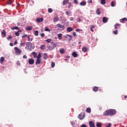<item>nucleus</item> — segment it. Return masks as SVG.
Returning a JSON list of instances; mask_svg holds the SVG:
<instances>
[{"mask_svg":"<svg viewBox=\"0 0 127 127\" xmlns=\"http://www.w3.org/2000/svg\"><path fill=\"white\" fill-rule=\"evenodd\" d=\"M1 34H3L4 37H5L6 36V32L5 31V30H3L2 32H1Z\"/></svg>","mask_w":127,"mask_h":127,"instance_id":"2eb2a0df","label":"nucleus"},{"mask_svg":"<svg viewBox=\"0 0 127 127\" xmlns=\"http://www.w3.org/2000/svg\"><path fill=\"white\" fill-rule=\"evenodd\" d=\"M53 21L54 22H57V21H59V17H55L54 19H53Z\"/></svg>","mask_w":127,"mask_h":127,"instance_id":"1a4fd4ad","label":"nucleus"},{"mask_svg":"<svg viewBox=\"0 0 127 127\" xmlns=\"http://www.w3.org/2000/svg\"><path fill=\"white\" fill-rule=\"evenodd\" d=\"M115 29H117L118 28V27H117V25H115Z\"/></svg>","mask_w":127,"mask_h":127,"instance_id":"69168bd1","label":"nucleus"},{"mask_svg":"<svg viewBox=\"0 0 127 127\" xmlns=\"http://www.w3.org/2000/svg\"><path fill=\"white\" fill-rule=\"evenodd\" d=\"M111 6H113V7L115 6V2L112 1V2H111Z\"/></svg>","mask_w":127,"mask_h":127,"instance_id":"f704fd0d","label":"nucleus"},{"mask_svg":"<svg viewBox=\"0 0 127 127\" xmlns=\"http://www.w3.org/2000/svg\"><path fill=\"white\" fill-rule=\"evenodd\" d=\"M74 3H78V1H77V0H74Z\"/></svg>","mask_w":127,"mask_h":127,"instance_id":"4d7b16f0","label":"nucleus"},{"mask_svg":"<svg viewBox=\"0 0 127 127\" xmlns=\"http://www.w3.org/2000/svg\"><path fill=\"white\" fill-rule=\"evenodd\" d=\"M73 35L74 36H75V37L77 36V35H76V32H73Z\"/></svg>","mask_w":127,"mask_h":127,"instance_id":"3c124183","label":"nucleus"},{"mask_svg":"<svg viewBox=\"0 0 127 127\" xmlns=\"http://www.w3.org/2000/svg\"><path fill=\"white\" fill-rule=\"evenodd\" d=\"M69 1L68 0H64V1H63V5H65V4H66V3H68V2Z\"/></svg>","mask_w":127,"mask_h":127,"instance_id":"6ab92c4d","label":"nucleus"},{"mask_svg":"<svg viewBox=\"0 0 127 127\" xmlns=\"http://www.w3.org/2000/svg\"><path fill=\"white\" fill-rule=\"evenodd\" d=\"M33 63H34V60L32 59H30L29 60V64H30V65H32V64H33Z\"/></svg>","mask_w":127,"mask_h":127,"instance_id":"6e6552de","label":"nucleus"},{"mask_svg":"<svg viewBox=\"0 0 127 127\" xmlns=\"http://www.w3.org/2000/svg\"><path fill=\"white\" fill-rule=\"evenodd\" d=\"M70 20H71V21H73V20H74V18H73V17H71V18H70Z\"/></svg>","mask_w":127,"mask_h":127,"instance_id":"052dcab7","label":"nucleus"},{"mask_svg":"<svg viewBox=\"0 0 127 127\" xmlns=\"http://www.w3.org/2000/svg\"><path fill=\"white\" fill-rule=\"evenodd\" d=\"M12 29H17L18 30V27H14L12 28Z\"/></svg>","mask_w":127,"mask_h":127,"instance_id":"37998d69","label":"nucleus"},{"mask_svg":"<svg viewBox=\"0 0 127 127\" xmlns=\"http://www.w3.org/2000/svg\"><path fill=\"white\" fill-rule=\"evenodd\" d=\"M27 36V35L24 34L23 36H22V38H25Z\"/></svg>","mask_w":127,"mask_h":127,"instance_id":"a19ab883","label":"nucleus"},{"mask_svg":"<svg viewBox=\"0 0 127 127\" xmlns=\"http://www.w3.org/2000/svg\"><path fill=\"white\" fill-rule=\"evenodd\" d=\"M96 13L98 15L101 14V11H100V9H97L96 10Z\"/></svg>","mask_w":127,"mask_h":127,"instance_id":"b1692460","label":"nucleus"},{"mask_svg":"<svg viewBox=\"0 0 127 127\" xmlns=\"http://www.w3.org/2000/svg\"><path fill=\"white\" fill-rule=\"evenodd\" d=\"M96 127H102V123H97L96 124Z\"/></svg>","mask_w":127,"mask_h":127,"instance_id":"412c9836","label":"nucleus"},{"mask_svg":"<svg viewBox=\"0 0 127 127\" xmlns=\"http://www.w3.org/2000/svg\"><path fill=\"white\" fill-rule=\"evenodd\" d=\"M17 65H20V63H19V62H17Z\"/></svg>","mask_w":127,"mask_h":127,"instance_id":"338daca9","label":"nucleus"},{"mask_svg":"<svg viewBox=\"0 0 127 127\" xmlns=\"http://www.w3.org/2000/svg\"><path fill=\"white\" fill-rule=\"evenodd\" d=\"M41 36L42 37H44V33H42V34H41Z\"/></svg>","mask_w":127,"mask_h":127,"instance_id":"864d4df0","label":"nucleus"},{"mask_svg":"<svg viewBox=\"0 0 127 127\" xmlns=\"http://www.w3.org/2000/svg\"><path fill=\"white\" fill-rule=\"evenodd\" d=\"M43 21V18H37V22H42Z\"/></svg>","mask_w":127,"mask_h":127,"instance_id":"9b49d317","label":"nucleus"},{"mask_svg":"<svg viewBox=\"0 0 127 127\" xmlns=\"http://www.w3.org/2000/svg\"><path fill=\"white\" fill-rule=\"evenodd\" d=\"M20 46H23V45H24V43H21L20 44Z\"/></svg>","mask_w":127,"mask_h":127,"instance_id":"13d9d810","label":"nucleus"},{"mask_svg":"<svg viewBox=\"0 0 127 127\" xmlns=\"http://www.w3.org/2000/svg\"><path fill=\"white\" fill-rule=\"evenodd\" d=\"M67 31H68V32H71V31H72V28L71 27L67 28Z\"/></svg>","mask_w":127,"mask_h":127,"instance_id":"a878e982","label":"nucleus"},{"mask_svg":"<svg viewBox=\"0 0 127 127\" xmlns=\"http://www.w3.org/2000/svg\"><path fill=\"white\" fill-rule=\"evenodd\" d=\"M3 61H4V58L3 57H1L0 60V62L1 64H2L3 63Z\"/></svg>","mask_w":127,"mask_h":127,"instance_id":"dca6fc26","label":"nucleus"},{"mask_svg":"<svg viewBox=\"0 0 127 127\" xmlns=\"http://www.w3.org/2000/svg\"><path fill=\"white\" fill-rule=\"evenodd\" d=\"M41 49H42V50H44V49H45V45H42L41 47H40Z\"/></svg>","mask_w":127,"mask_h":127,"instance_id":"bb28decb","label":"nucleus"},{"mask_svg":"<svg viewBox=\"0 0 127 127\" xmlns=\"http://www.w3.org/2000/svg\"><path fill=\"white\" fill-rule=\"evenodd\" d=\"M80 127H87V126H86V125H82Z\"/></svg>","mask_w":127,"mask_h":127,"instance_id":"8fccbe9b","label":"nucleus"},{"mask_svg":"<svg viewBox=\"0 0 127 127\" xmlns=\"http://www.w3.org/2000/svg\"><path fill=\"white\" fill-rule=\"evenodd\" d=\"M60 53H61L62 54H64V53H65V50H64V49H63V48L60 49Z\"/></svg>","mask_w":127,"mask_h":127,"instance_id":"4468645a","label":"nucleus"},{"mask_svg":"<svg viewBox=\"0 0 127 127\" xmlns=\"http://www.w3.org/2000/svg\"><path fill=\"white\" fill-rule=\"evenodd\" d=\"M72 55L73 57H74V58L78 57V54L77 53H76L75 52H72Z\"/></svg>","mask_w":127,"mask_h":127,"instance_id":"0eeeda50","label":"nucleus"},{"mask_svg":"<svg viewBox=\"0 0 127 127\" xmlns=\"http://www.w3.org/2000/svg\"><path fill=\"white\" fill-rule=\"evenodd\" d=\"M101 4H106V0H101Z\"/></svg>","mask_w":127,"mask_h":127,"instance_id":"5701e85b","label":"nucleus"},{"mask_svg":"<svg viewBox=\"0 0 127 127\" xmlns=\"http://www.w3.org/2000/svg\"><path fill=\"white\" fill-rule=\"evenodd\" d=\"M12 38V37L11 36H9L7 38V40H10Z\"/></svg>","mask_w":127,"mask_h":127,"instance_id":"c9c22d12","label":"nucleus"},{"mask_svg":"<svg viewBox=\"0 0 127 127\" xmlns=\"http://www.w3.org/2000/svg\"><path fill=\"white\" fill-rule=\"evenodd\" d=\"M16 36H19V33L17 31L15 33Z\"/></svg>","mask_w":127,"mask_h":127,"instance_id":"58836bf2","label":"nucleus"},{"mask_svg":"<svg viewBox=\"0 0 127 127\" xmlns=\"http://www.w3.org/2000/svg\"><path fill=\"white\" fill-rule=\"evenodd\" d=\"M34 33L35 36H38V31H35Z\"/></svg>","mask_w":127,"mask_h":127,"instance_id":"2f4dec72","label":"nucleus"},{"mask_svg":"<svg viewBox=\"0 0 127 127\" xmlns=\"http://www.w3.org/2000/svg\"><path fill=\"white\" fill-rule=\"evenodd\" d=\"M45 31H50V30L49 29V28H47V27H45Z\"/></svg>","mask_w":127,"mask_h":127,"instance_id":"e433bc0d","label":"nucleus"},{"mask_svg":"<svg viewBox=\"0 0 127 127\" xmlns=\"http://www.w3.org/2000/svg\"><path fill=\"white\" fill-rule=\"evenodd\" d=\"M108 22V18L104 17L103 18V22H104V23H106V22Z\"/></svg>","mask_w":127,"mask_h":127,"instance_id":"9d476101","label":"nucleus"},{"mask_svg":"<svg viewBox=\"0 0 127 127\" xmlns=\"http://www.w3.org/2000/svg\"><path fill=\"white\" fill-rule=\"evenodd\" d=\"M78 22H81V18H79L77 20Z\"/></svg>","mask_w":127,"mask_h":127,"instance_id":"bf43d9fd","label":"nucleus"},{"mask_svg":"<svg viewBox=\"0 0 127 127\" xmlns=\"http://www.w3.org/2000/svg\"><path fill=\"white\" fill-rule=\"evenodd\" d=\"M33 39L32 38H31V39H29V41H32Z\"/></svg>","mask_w":127,"mask_h":127,"instance_id":"e2e57ef3","label":"nucleus"},{"mask_svg":"<svg viewBox=\"0 0 127 127\" xmlns=\"http://www.w3.org/2000/svg\"><path fill=\"white\" fill-rule=\"evenodd\" d=\"M56 46H57V44H54V47H54V48H55V47H56Z\"/></svg>","mask_w":127,"mask_h":127,"instance_id":"6e6d98bb","label":"nucleus"},{"mask_svg":"<svg viewBox=\"0 0 127 127\" xmlns=\"http://www.w3.org/2000/svg\"><path fill=\"white\" fill-rule=\"evenodd\" d=\"M25 48V49H28V50H31V49H32V48H33L32 47V43H31L30 42L27 43L26 46Z\"/></svg>","mask_w":127,"mask_h":127,"instance_id":"f03ea898","label":"nucleus"},{"mask_svg":"<svg viewBox=\"0 0 127 127\" xmlns=\"http://www.w3.org/2000/svg\"><path fill=\"white\" fill-rule=\"evenodd\" d=\"M76 31H77V32H79V31H80V29H76Z\"/></svg>","mask_w":127,"mask_h":127,"instance_id":"0e129e2a","label":"nucleus"},{"mask_svg":"<svg viewBox=\"0 0 127 127\" xmlns=\"http://www.w3.org/2000/svg\"><path fill=\"white\" fill-rule=\"evenodd\" d=\"M51 39H48L47 40H46V41H47V42H48V43H50V42H51Z\"/></svg>","mask_w":127,"mask_h":127,"instance_id":"473e14b6","label":"nucleus"},{"mask_svg":"<svg viewBox=\"0 0 127 127\" xmlns=\"http://www.w3.org/2000/svg\"><path fill=\"white\" fill-rule=\"evenodd\" d=\"M82 50L83 52H87V51L88 50V48L83 47H82Z\"/></svg>","mask_w":127,"mask_h":127,"instance_id":"ddd939ff","label":"nucleus"},{"mask_svg":"<svg viewBox=\"0 0 127 127\" xmlns=\"http://www.w3.org/2000/svg\"><path fill=\"white\" fill-rule=\"evenodd\" d=\"M65 38L68 40V41H70L72 40V36L70 35H66L64 36Z\"/></svg>","mask_w":127,"mask_h":127,"instance_id":"20e7f679","label":"nucleus"},{"mask_svg":"<svg viewBox=\"0 0 127 127\" xmlns=\"http://www.w3.org/2000/svg\"><path fill=\"white\" fill-rule=\"evenodd\" d=\"M88 3H92V2H93V1H92V0H88Z\"/></svg>","mask_w":127,"mask_h":127,"instance_id":"c03bdc74","label":"nucleus"},{"mask_svg":"<svg viewBox=\"0 0 127 127\" xmlns=\"http://www.w3.org/2000/svg\"><path fill=\"white\" fill-rule=\"evenodd\" d=\"M44 58L45 59H47L48 58V57L47 56H45L44 57Z\"/></svg>","mask_w":127,"mask_h":127,"instance_id":"5fc2aeb1","label":"nucleus"},{"mask_svg":"<svg viewBox=\"0 0 127 127\" xmlns=\"http://www.w3.org/2000/svg\"><path fill=\"white\" fill-rule=\"evenodd\" d=\"M26 30H32V27L27 26L26 28Z\"/></svg>","mask_w":127,"mask_h":127,"instance_id":"f3484780","label":"nucleus"},{"mask_svg":"<svg viewBox=\"0 0 127 127\" xmlns=\"http://www.w3.org/2000/svg\"><path fill=\"white\" fill-rule=\"evenodd\" d=\"M37 59H40L41 58V54L40 53H39L37 57Z\"/></svg>","mask_w":127,"mask_h":127,"instance_id":"cd10ccee","label":"nucleus"},{"mask_svg":"<svg viewBox=\"0 0 127 127\" xmlns=\"http://www.w3.org/2000/svg\"><path fill=\"white\" fill-rule=\"evenodd\" d=\"M14 50H15L16 55H20V54H21V50H20L17 47H15Z\"/></svg>","mask_w":127,"mask_h":127,"instance_id":"7ed1b4c3","label":"nucleus"},{"mask_svg":"<svg viewBox=\"0 0 127 127\" xmlns=\"http://www.w3.org/2000/svg\"><path fill=\"white\" fill-rule=\"evenodd\" d=\"M58 36L59 38L62 37V34H59L58 35Z\"/></svg>","mask_w":127,"mask_h":127,"instance_id":"49530a36","label":"nucleus"},{"mask_svg":"<svg viewBox=\"0 0 127 127\" xmlns=\"http://www.w3.org/2000/svg\"><path fill=\"white\" fill-rule=\"evenodd\" d=\"M89 124L90 127H95V124L93 121H90Z\"/></svg>","mask_w":127,"mask_h":127,"instance_id":"423d86ee","label":"nucleus"},{"mask_svg":"<svg viewBox=\"0 0 127 127\" xmlns=\"http://www.w3.org/2000/svg\"><path fill=\"white\" fill-rule=\"evenodd\" d=\"M78 119H79V120H84V118H85V114H83L82 116L81 115V114H79L78 116Z\"/></svg>","mask_w":127,"mask_h":127,"instance_id":"39448f33","label":"nucleus"},{"mask_svg":"<svg viewBox=\"0 0 127 127\" xmlns=\"http://www.w3.org/2000/svg\"><path fill=\"white\" fill-rule=\"evenodd\" d=\"M23 58H24V59H26L27 58V57L26 55H24L23 56Z\"/></svg>","mask_w":127,"mask_h":127,"instance_id":"09e8293b","label":"nucleus"},{"mask_svg":"<svg viewBox=\"0 0 127 127\" xmlns=\"http://www.w3.org/2000/svg\"><path fill=\"white\" fill-rule=\"evenodd\" d=\"M40 63H41V59H37V61L36 62V65L38 64H40Z\"/></svg>","mask_w":127,"mask_h":127,"instance_id":"f8f14e48","label":"nucleus"},{"mask_svg":"<svg viewBox=\"0 0 127 127\" xmlns=\"http://www.w3.org/2000/svg\"><path fill=\"white\" fill-rule=\"evenodd\" d=\"M122 20H123V21H125V20H126V21H127V18H122Z\"/></svg>","mask_w":127,"mask_h":127,"instance_id":"a18cd8bd","label":"nucleus"},{"mask_svg":"<svg viewBox=\"0 0 127 127\" xmlns=\"http://www.w3.org/2000/svg\"><path fill=\"white\" fill-rule=\"evenodd\" d=\"M86 112L87 113H89L90 114V113H91V108H87Z\"/></svg>","mask_w":127,"mask_h":127,"instance_id":"c756f323","label":"nucleus"},{"mask_svg":"<svg viewBox=\"0 0 127 127\" xmlns=\"http://www.w3.org/2000/svg\"><path fill=\"white\" fill-rule=\"evenodd\" d=\"M116 110H107L104 113V116H114L116 114Z\"/></svg>","mask_w":127,"mask_h":127,"instance_id":"f257e3e1","label":"nucleus"},{"mask_svg":"<svg viewBox=\"0 0 127 127\" xmlns=\"http://www.w3.org/2000/svg\"><path fill=\"white\" fill-rule=\"evenodd\" d=\"M65 13H66V14L67 15H69L70 12H69V11H66V12H65Z\"/></svg>","mask_w":127,"mask_h":127,"instance_id":"de8ad7c7","label":"nucleus"},{"mask_svg":"<svg viewBox=\"0 0 127 127\" xmlns=\"http://www.w3.org/2000/svg\"><path fill=\"white\" fill-rule=\"evenodd\" d=\"M112 127V124L111 123H109L106 126V127Z\"/></svg>","mask_w":127,"mask_h":127,"instance_id":"72a5a7b5","label":"nucleus"},{"mask_svg":"<svg viewBox=\"0 0 127 127\" xmlns=\"http://www.w3.org/2000/svg\"><path fill=\"white\" fill-rule=\"evenodd\" d=\"M9 45H10V46H13V44L10 43L9 44Z\"/></svg>","mask_w":127,"mask_h":127,"instance_id":"680f3d73","label":"nucleus"},{"mask_svg":"<svg viewBox=\"0 0 127 127\" xmlns=\"http://www.w3.org/2000/svg\"><path fill=\"white\" fill-rule=\"evenodd\" d=\"M114 34H118V30H116V31H114Z\"/></svg>","mask_w":127,"mask_h":127,"instance_id":"79ce46f5","label":"nucleus"},{"mask_svg":"<svg viewBox=\"0 0 127 127\" xmlns=\"http://www.w3.org/2000/svg\"><path fill=\"white\" fill-rule=\"evenodd\" d=\"M98 90H99V87L95 86L94 88H93V91L94 92H97V91H98Z\"/></svg>","mask_w":127,"mask_h":127,"instance_id":"4be33fe9","label":"nucleus"},{"mask_svg":"<svg viewBox=\"0 0 127 127\" xmlns=\"http://www.w3.org/2000/svg\"><path fill=\"white\" fill-rule=\"evenodd\" d=\"M14 45H16L17 44V41L15 40L14 43Z\"/></svg>","mask_w":127,"mask_h":127,"instance_id":"603ef678","label":"nucleus"},{"mask_svg":"<svg viewBox=\"0 0 127 127\" xmlns=\"http://www.w3.org/2000/svg\"><path fill=\"white\" fill-rule=\"evenodd\" d=\"M80 5H82V6H83V5H86V2H84V1H82V2H81L80 3Z\"/></svg>","mask_w":127,"mask_h":127,"instance_id":"393cba45","label":"nucleus"},{"mask_svg":"<svg viewBox=\"0 0 127 127\" xmlns=\"http://www.w3.org/2000/svg\"><path fill=\"white\" fill-rule=\"evenodd\" d=\"M59 39L60 40H61V39H62V37H59Z\"/></svg>","mask_w":127,"mask_h":127,"instance_id":"774afa93","label":"nucleus"},{"mask_svg":"<svg viewBox=\"0 0 127 127\" xmlns=\"http://www.w3.org/2000/svg\"><path fill=\"white\" fill-rule=\"evenodd\" d=\"M48 48L50 50H52L53 49H54V47L51 46H49L48 47Z\"/></svg>","mask_w":127,"mask_h":127,"instance_id":"c85d7f7f","label":"nucleus"},{"mask_svg":"<svg viewBox=\"0 0 127 127\" xmlns=\"http://www.w3.org/2000/svg\"><path fill=\"white\" fill-rule=\"evenodd\" d=\"M11 2H12L11 0H8L7 2V4H11Z\"/></svg>","mask_w":127,"mask_h":127,"instance_id":"ea45409f","label":"nucleus"},{"mask_svg":"<svg viewBox=\"0 0 127 127\" xmlns=\"http://www.w3.org/2000/svg\"><path fill=\"white\" fill-rule=\"evenodd\" d=\"M57 26H58V27H60V28H63V27H64V26L61 25V24H58Z\"/></svg>","mask_w":127,"mask_h":127,"instance_id":"a211bd4d","label":"nucleus"},{"mask_svg":"<svg viewBox=\"0 0 127 127\" xmlns=\"http://www.w3.org/2000/svg\"><path fill=\"white\" fill-rule=\"evenodd\" d=\"M55 66V63H52V68L54 67Z\"/></svg>","mask_w":127,"mask_h":127,"instance_id":"4c0bfd02","label":"nucleus"},{"mask_svg":"<svg viewBox=\"0 0 127 127\" xmlns=\"http://www.w3.org/2000/svg\"><path fill=\"white\" fill-rule=\"evenodd\" d=\"M32 54L33 55H34V58H36L37 57V54L36 52H32Z\"/></svg>","mask_w":127,"mask_h":127,"instance_id":"aec40b11","label":"nucleus"},{"mask_svg":"<svg viewBox=\"0 0 127 127\" xmlns=\"http://www.w3.org/2000/svg\"><path fill=\"white\" fill-rule=\"evenodd\" d=\"M53 11V10H52V8H49L48 9V12H49L50 13H51V12H52Z\"/></svg>","mask_w":127,"mask_h":127,"instance_id":"7c9ffc66","label":"nucleus"}]
</instances>
